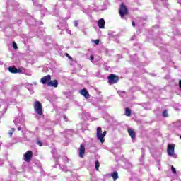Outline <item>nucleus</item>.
Segmentation results:
<instances>
[{"label": "nucleus", "mask_w": 181, "mask_h": 181, "mask_svg": "<svg viewBox=\"0 0 181 181\" xmlns=\"http://www.w3.org/2000/svg\"><path fill=\"white\" fill-rule=\"evenodd\" d=\"M34 110L35 112H37V114L40 115V117H41V115H43V106L39 100H37L34 103Z\"/></svg>", "instance_id": "nucleus-1"}, {"label": "nucleus", "mask_w": 181, "mask_h": 181, "mask_svg": "<svg viewBox=\"0 0 181 181\" xmlns=\"http://www.w3.org/2000/svg\"><path fill=\"white\" fill-rule=\"evenodd\" d=\"M129 13L128 11V8L125 5V4L122 3L120 4V7L119 8V15L121 18H124V16H127Z\"/></svg>", "instance_id": "nucleus-2"}, {"label": "nucleus", "mask_w": 181, "mask_h": 181, "mask_svg": "<svg viewBox=\"0 0 181 181\" xmlns=\"http://www.w3.org/2000/svg\"><path fill=\"white\" fill-rule=\"evenodd\" d=\"M107 135V131H104L101 129V127L97 128L96 136L99 141H100L101 144H104V137Z\"/></svg>", "instance_id": "nucleus-3"}, {"label": "nucleus", "mask_w": 181, "mask_h": 181, "mask_svg": "<svg viewBox=\"0 0 181 181\" xmlns=\"http://www.w3.org/2000/svg\"><path fill=\"white\" fill-rule=\"evenodd\" d=\"M107 80H108V83L109 84H117V83H118V81H119V76L114 74H111L108 76L107 77Z\"/></svg>", "instance_id": "nucleus-4"}, {"label": "nucleus", "mask_w": 181, "mask_h": 181, "mask_svg": "<svg viewBox=\"0 0 181 181\" xmlns=\"http://www.w3.org/2000/svg\"><path fill=\"white\" fill-rule=\"evenodd\" d=\"M33 156V152L30 150L28 151L24 154V160L25 162H30L32 160V157Z\"/></svg>", "instance_id": "nucleus-5"}, {"label": "nucleus", "mask_w": 181, "mask_h": 181, "mask_svg": "<svg viewBox=\"0 0 181 181\" xmlns=\"http://www.w3.org/2000/svg\"><path fill=\"white\" fill-rule=\"evenodd\" d=\"M167 153L169 156L175 155V144H168L167 146Z\"/></svg>", "instance_id": "nucleus-6"}, {"label": "nucleus", "mask_w": 181, "mask_h": 181, "mask_svg": "<svg viewBox=\"0 0 181 181\" xmlns=\"http://www.w3.org/2000/svg\"><path fill=\"white\" fill-rule=\"evenodd\" d=\"M8 71H10V73H12L13 74H16V73H22V69L21 68L17 69L16 67H15V66H13L8 67Z\"/></svg>", "instance_id": "nucleus-7"}, {"label": "nucleus", "mask_w": 181, "mask_h": 181, "mask_svg": "<svg viewBox=\"0 0 181 181\" xmlns=\"http://www.w3.org/2000/svg\"><path fill=\"white\" fill-rule=\"evenodd\" d=\"M50 80H52V76L47 75L40 79V83H42V84H46L49 83Z\"/></svg>", "instance_id": "nucleus-8"}, {"label": "nucleus", "mask_w": 181, "mask_h": 181, "mask_svg": "<svg viewBox=\"0 0 181 181\" xmlns=\"http://www.w3.org/2000/svg\"><path fill=\"white\" fill-rule=\"evenodd\" d=\"M79 158H84L86 153V147L83 144H81L79 147Z\"/></svg>", "instance_id": "nucleus-9"}, {"label": "nucleus", "mask_w": 181, "mask_h": 181, "mask_svg": "<svg viewBox=\"0 0 181 181\" xmlns=\"http://www.w3.org/2000/svg\"><path fill=\"white\" fill-rule=\"evenodd\" d=\"M47 87H54V88H57L59 86V82L57 80H50L49 82L47 83Z\"/></svg>", "instance_id": "nucleus-10"}, {"label": "nucleus", "mask_w": 181, "mask_h": 181, "mask_svg": "<svg viewBox=\"0 0 181 181\" xmlns=\"http://www.w3.org/2000/svg\"><path fill=\"white\" fill-rule=\"evenodd\" d=\"M127 132H128L129 136H131L132 139L133 141H135V139L136 138V133H135V131H134V129H128Z\"/></svg>", "instance_id": "nucleus-11"}, {"label": "nucleus", "mask_w": 181, "mask_h": 181, "mask_svg": "<svg viewBox=\"0 0 181 181\" xmlns=\"http://www.w3.org/2000/svg\"><path fill=\"white\" fill-rule=\"evenodd\" d=\"M98 25L100 29L105 28V21L104 20V18H100L98 20Z\"/></svg>", "instance_id": "nucleus-12"}, {"label": "nucleus", "mask_w": 181, "mask_h": 181, "mask_svg": "<svg viewBox=\"0 0 181 181\" xmlns=\"http://www.w3.org/2000/svg\"><path fill=\"white\" fill-rule=\"evenodd\" d=\"M80 94H81V95H83L85 98H90V94L88 93V91H87V89L86 88L81 90Z\"/></svg>", "instance_id": "nucleus-13"}, {"label": "nucleus", "mask_w": 181, "mask_h": 181, "mask_svg": "<svg viewBox=\"0 0 181 181\" xmlns=\"http://www.w3.org/2000/svg\"><path fill=\"white\" fill-rule=\"evenodd\" d=\"M131 115H132L131 109H129V107H126L125 108V115H126V117H131Z\"/></svg>", "instance_id": "nucleus-14"}, {"label": "nucleus", "mask_w": 181, "mask_h": 181, "mask_svg": "<svg viewBox=\"0 0 181 181\" xmlns=\"http://www.w3.org/2000/svg\"><path fill=\"white\" fill-rule=\"evenodd\" d=\"M112 177L114 179V180H117V179H118V173L117 171L113 172L112 173Z\"/></svg>", "instance_id": "nucleus-15"}, {"label": "nucleus", "mask_w": 181, "mask_h": 181, "mask_svg": "<svg viewBox=\"0 0 181 181\" xmlns=\"http://www.w3.org/2000/svg\"><path fill=\"white\" fill-rule=\"evenodd\" d=\"M95 169L96 170H99L100 169V162H98V160L95 161Z\"/></svg>", "instance_id": "nucleus-16"}, {"label": "nucleus", "mask_w": 181, "mask_h": 181, "mask_svg": "<svg viewBox=\"0 0 181 181\" xmlns=\"http://www.w3.org/2000/svg\"><path fill=\"white\" fill-rule=\"evenodd\" d=\"M163 117H164V118H166V117H168V110H165L163 112Z\"/></svg>", "instance_id": "nucleus-17"}, {"label": "nucleus", "mask_w": 181, "mask_h": 181, "mask_svg": "<svg viewBox=\"0 0 181 181\" xmlns=\"http://www.w3.org/2000/svg\"><path fill=\"white\" fill-rule=\"evenodd\" d=\"M171 170H172L173 173L176 175V173H177L176 168H175V167H173V165L171 166Z\"/></svg>", "instance_id": "nucleus-18"}, {"label": "nucleus", "mask_w": 181, "mask_h": 181, "mask_svg": "<svg viewBox=\"0 0 181 181\" xmlns=\"http://www.w3.org/2000/svg\"><path fill=\"white\" fill-rule=\"evenodd\" d=\"M65 56H66V57H68V59H69V60L73 61V57H71L70 54H69V53H66Z\"/></svg>", "instance_id": "nucleus-19"}, {"label": "nucleus", "mask_w": 181, "mask_h": 181, "mask_svg": "<svg viewBox=\"0 0 181 181\" xmlns=\"http://www.w3.org/2000/svg\"><path fill=\"white\" fill-rule=\"evenodd\" d=\"M13 132H15V129L12 128L11 130L9 132V135L10 136H12V135L13 134Z\"/></svg>", "instance_id": "nucleus-20"}, {"label": "nucleus", "mask_w": 181, "mask_h": 181, "mask_svg": "<svg viewBox=\"0 0 181 181\" xmlns=\"http://www.w3.org/2000/svg\"><path fill=\"white\" fill-rule=\"evenodd\" d=\"M93 42L95 45H100V40H95Z\"/></svg>", "instance_id": "nucleus-21"}, {"label": "nucleus", "mask_w": 181, "mask_h": 181, "mask_svg": "<svg viewBox=\"0 0 181 181\" xmlns=\"http://www.w3.org/2000/svg\"><path fill=\"white\" fill-rule=\"evenodd\" d=\"M74 26L75 28H77V26H78V21L77 20L74 21Z\"/></svg>", "instance_id": "nucleus-22"}, {"label": "nucleus", "mask_w": 181, "mask_h": 181, "mask_svg": "<svg viewBox=\"0 0 181 181\" xmlns=\"http://www.w3.org/2000/svg\"><path fill=\"white\" fill-rule=\"evenodd\" d=\"M37 145H38L39 146H42L43 144H42V141H40L38 140V141H37Z\"/></svg>", "instance_id": "nucleus-23"}, {"label": "nucleus", "mask_w": 181, "mask_h": 181, "mask_svg": "<svg viewBox=\"0 0 181 181\" xmlns=\"http://www.w3.org/2000/svg\"><path fill=\"white\" fill-rule=\"evenodd\" d=\"M13 49H18V45H16L15 42L13 43Z\"/></svg>", "instance_id": "nucleus-24"}, {"label": "nucleus", "mask_w": 181, "mask_h": 181, "mask_svg": "<svg viewBox=\"0 0 181 181\" xmlns=\"http://www.w3.org/2000/svg\"><path fill=\"white\" fill-rule=\"evenodd\" d=\"M90 59L91 60V62H93L94 60V56L90 55Z\"/></svg>", "instance_id": "nucleus-25"}, {"label": "nucleus", "mask_w": 181, "mask_h": 181, "mask_svg": "<svg viewBox=\"0 0 181 181\" xmlns=\"http://www.w3.org/2000/svg\"><path fill=\"white\" fill-rule=\"evenodd\" d=\"M64 119L65 120V121H68V118H67V116H66V115H64Z\"/></svg>", "instance_id": "nucleus-26"}, {"label": "nucleus", "mask_w": 181, "mask_h": 181, "mask_svg": "<svg viewBox=\"0 0 181 181\" xmlns=\"http://www.w3.org/2000/svg\"><path fill=\"white\" fill-rule=\"evenodd\" d=\"M132 25L134 28H135V21H132Z\"/></svg>", "instance_id": "nucleus-27"}, {"label": "nucleus", "mask_w": 181, "mask_h": 181, "mask_svg": "<svg viewBox=\"0 0 181 181\" xmlns=\"http://www.w3.org/2000/svg\"><path fill=\"white\" fill-rule=\"evenodd\" d=\"M179 86H180V88H181V79L179 80Z\"/></svg>", "instance_id": "nucleus-28"}, {"label": "nucleus", "mask_w": 181, "mask_h": 181, "mask_svg": "<svg viewBox=\"0 0 181 181\" xmlns=\"http://www.w3.org/2000/svg\"><path fill=\"white\" fill-rule=\"evenodd\" d=\"M18 131H21V127H18Z\"/></svg>", "instance_id": "nucleus-29"}]
</instances>
